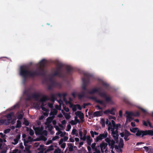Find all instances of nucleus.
<instances>
[{
	"instance_id": "obj_38",
	"label": "nucleus",
	"mask_w": 153,
	"mask_h": 153,
	"mask_svg": "<svg viewBox=\"0 0 153 153\" xmlns=\"http://www.w3.org/2000/svg\"><path fill=\"white\" fill-rule=\"evenodd\" d=\"M92 141V139L87 140V143L90 146L91 145Z\"/></svg>"
},
{
	"instance_id": "obj_50",
	"label": "nucleus",
	"mask_w": 153,
	"mask_h": 153,
	"mask_svg": "<svg viewBox=\"0 0 153 153\" xmlns=\"http://www.w3.org/2000/svg\"><path fill=\"white\" fill-rule=\"evenodd\" d=\"M77 110L76 105H74V107L72 108V110L74 112L76 111Z\"/></svg>"
},
{
	"instance_id": "obj_42",
	"label": "nucleus",
	"mask_w": 153,
	"mask_h": 153,
	"mask_svg": "<svg viewBox=\"0 0 153 153\" xmlns=\"http://www.w3.org/2000/svg\"><path fill=\"white\" fill-rule=\"evenodd\" d=\"M10 128H7L4 130V133L5 134H6L7 133L10 132Z\"/></svg>"
},
{
	"instance_id": "obj_18",
	"label": "nucleus",
	"mask_w": 153,
	"mask_h": 153,
	"mask_svg": "<svg viewBox=\"0 0 153 153\" xmlns=\"http://www.w3.org/2000/svg\"><path fill=\"white\" fill-rule=\"evenodd\" d=\"M66 70L67 71V72L69 74L73 70V68L70 66H67L66 67Z\"/></svg>"
},
{
	"instance_id": "obj_14",
	"label": "nucleus",
	"mask_w": 153,
	"mask_h": 153,
	"mask_svg": "<svg viewBox=\"0 0 153 153\" xmlns=\"http://www.w3.org/2000/svg\"><path fill=\"white\" fill-rule=\"evenodd\" d=\"M115 128L114 127L111 128L110 127H109L108 128V130H110L111 129V134H117V133H118V131H117V129H116L115 131L114 129Z\"/></svg>"
},
{
	"instance_id": "obj_2",
	"label": "nucleus",
	"mask_w": 153,
	"mask_h": 153,
	"mask_svg": "<svg viewBox=\"0 0 153 153\" xmlns=\"http://www.w3.org/2000/svg\"><path fill=\"white\" fill-rule=\"evenodd\" d=\"M100 88L98 89L94 88L91 91L89 90L88 93L90 94H93L97 92L99 96L105 99V101L107 103H110L112 102V100L111 97L110 96H107L106 93L105 92H101L100 91Z\"/></svg>"
},
{
	"instance_id": "obj_61",
	"label": "nucleus",
	"mask_w": 153,
	"mask_h": 153,
	"mask_svg": "<svg viewBox=\"0 0 153 153\" xmlns=\"http://www.w3.org/2000/svg\"><path fill=\"white\" fill-rule=\"evenodd\" d=\"M110 110H109V109H108V110H106L105 111H104V113L105 114H109V112H110Z\"/></svg>"
},
{
	"instance_id": "obj_53",
	"label": "nucleus",
	"mask_w": 153,
	"mask_h": 153,
	"mask_svg": "<svg viewBox=\"0 0 153 153\" xmlns=\"http://www.w3.org/2000/svg\"><path fill=\"white\" fill-rule=\"evenodd\" d=\"M106 124L107 125L111 126V123L107 119L106 121Z\"/></svg>"
},
{
	"instance_id": "obj_64",
	"label": "nucleus",
	"mask_w": 153,
	"mask_h": 153,
	"mask_svg": "<svg viewBox=\"0 0 153 153\" xmlns=\"http://www.w3.org/2000/svg\"><path fill=\"white\" fill-rule=\"evenodd\" d=\"M86 136H84L83 137H80V139L83 141H85L86 140Z\"/></svg>"
},
{
	"instance_id": "obj_5",
	"label": "nucleus",
	"mask_w": 153,
	"mask_h": 153,
	"mask_svg": "<svg viewBox=\"0 0 153 153\" xmlns=\"http://www.w3.org/2000/svg\"><path fill=\"white\" fill-rule=\"evenodd\" d=\"M63 67L62 64L59 65L56 68V70L55 71L53 75L54 76H58L59 77H63L64 74L62 72V68Z\"/></svg>"
},
{
	"instance_id": "obj_29",
	"label": "nucleus",
	"mask_w": 153,
	"mask_h": 153,
	"mask_svg": "<svg viewBox=\"0 0 153 153\" xmlns=\"http://www.w3.org/2000/svg\"><path fill=\"white\" fill-rule=\"evenodd\" d=\"M115 110V108H111V109L110 110V112H109V114H111L113 115H115V113L113 111Z\"/></svg>"
},
{
	"instance_id": "obj_25",
	"label": "nucleus",
	"mask_w": 153,
	"mask_h": 153,
	"mask_svg": "<svg viewBox=\"0 0 153 153\" xmlns=\"http://www.w3.org/2000/svg\"><path fill=\"white\" fill-rule=\"evenodd\" d=\"M22 123L19 120H18L17 121V124L16 127V128H19L21 127Z\"/></svg>"
},
{
	"instance_id": "obj_4",
	"label": "nucleus",
	"mask_w": 153,
	"mask_h": 153,
	"mask_svg": "<svg viewBox=\"0 0 153 153\" xmlns=\"http://www.w3.org/2000/svg\"><path fill=\"white\" fill-rule=\"evenodd\" d=\"M84 77L82 78V80L83 82L82 85V89L83 91H86L88 93V90L87 89L86 87L87 85L90 82V79L93 77V76L87 73H83Z\"/></svg>"
},
{
	"instance_id": "obj_46",
	"label": "nucleus",
	"mask_w": 153,
	"mask_h": 153,
	"mask_svg": "<svg viewBox=\"0 0 153 153\" xmlns=\"http://www.w3.org/2000/svg\"><path fill=\"white\" fill-rule=\"evenodd\" d=\"M53 146L51 145L47 149L48 151H50L51 150H53Z\"/></svg>"
},
{
	"instance_id": "obj_44",
	"label": "nucleus",
	"mask_w": 153,
	"mask_h": 153,
	"mask_svg": "<svg viewBox=\"0 0 153 153\" xmlns=\"http://www.w3.org/2000/svg\"><path fill=\"white\" fill-rule=\"evenodd\" d=\"M96 143H93L91 145V147H92V149L94 150V149L95 148H96L95 147L96 145Z\"/></svg>"
},
{
	"instance_id": "obj_12",
	"label": "nucleus",
	"mask_w": 153,
	"mask_h": 153,
	"mask_svg": "<svg viewBox=\"0 0 153 153\" xmlns=\"http://www.w3.org/2000/svg\"><path fill=\"white\" fill-rule=\"evenodd\" d=\"M91 99L94 100L96 102L100 103L102 105H103L104 102L103 101L97 100L95 97H92L90 98Z\"/></svg>"
},
{
	"instance_id": "obj_58",
	"label": "nucleus",
	"mask_w": 153,
	"mask_h": 153,
	"mask_svg": "<svg viewBox=\"0 0 153 153\" xmlns=\"http://www.w3.org/2000/svg\"><path fill=\"white\" fill-rule=\"evenodd\" d=\"M93 150L95 151V152H96V153H101L100 151L99 150L97 149V148H95Z\"/></svg>"
},
{
	"instance_id": "obj_27",
	"label": "nucleus",
	"mask_w": 153,
	"mask_h": 153,
	"mask_svg": "<svg viewBox=\"0 0 153 153\" xmlns=\"http://www.w3.org/2000/svg\"><path fill=\"white\" fill-rule=\"evenodd\" d=\"M100 123L101 124L102 127H104L105 126V120L103 118L101 119L100 120Z\"/></svg>"
},
{
	"instance_id": "obj_11",
	"label": "nucleus",
	"mask_w": 153,
	"mask_h": 153,
	"mask_svg": "<svg viewBox=\"0 0 153 153\" xmlns=\"http://www.w3.org/2000/svg\"><path fill=\"white\" fill-rule=\"evenodd\" d=\"M75 114L76 116H78L81 119H83L84 117V114L83 113L80 111H78L75 112Z\"/></svg>"
},
{
	"instance_id": "obj_31",
	"label": "nucleus",
	"mask_w": 153,
	"mask_h": 153,
	"mask_svg": "<svg viewBox=\"0 0 153 153\" xmlns=\"http://www.w3.org/2000/svg\"><path fill=\"white\" fill-rule=\"evenodd\" d=\"M44 103H42L41 105V107L42 109L44 111H45L46 112H48V110L46 109L45 107H44Z\"/></svg>"
},
{
	"instance_id": "obj_45",
	"label": "nucleus",
	"mask_w": 153,
	"mask_h": 153,
	"mask_svg": "<svg viewBox=\"0 0 153 153\" xmlns=\"http://www.w3.org/2000/svg\"><path fill=\"white\" fill-rule=\"evenodd\" d=\"M24 140V145L25 146H27V144L30 141L29 140H26L25 139Z\"/></svg>"
},
{
	"instance_id": "obj_37",
	"label": "nucleus",
	"mask_w": 153,
	"mask_h": 153,
	"mask_svg": "<svg viewBox=\"0 0 153 153\" xmlns=\"http://www.w3.org/2000/svg\"><path fill=\"white\" fill-rule=\"evenodd\" d=\"M61 150L59 148L56 149L54 152V153H61Z\"/></svg>"
},
{
	"instance_id": "obj_22",
	"label": "nucleus",
	"mask_w": 153,
	"mask_h": 153,
	"mask_svg": "<svg viewBox=\"0 0 153 153\" xmlns=\"http://www.w3.org/2000/svg\"><path fill=\"white\" fill-rule=\"evenodd\" d=\"M54 116H53L49 117L47 119V122L49 123H50L54 118Z\"/></svg>"
},
{
	"instance_id": "obj_56",
	"label": "nucleus",
	"mask_w": 153,
	"mask_h": 153,
	"mask_svg": "<svg viewBox=\"0 0 153 153\" xmlns=\"http://www.w3.org/2000/svg\"><path fill=\"white\" fill-rule=\"evenodd\" d=\"M59 138V136H56L54 137H53L52 139V141H54L56 140V139H58Z\"/></svg>"
},
{
	"instance_id": "obj_59",
	"label": "nucleus",
	"mask_w": 153,
	"mask_h": 153,
	"mask_svg": "<svg viewBox=\"0 0 153 153\" xmlns=\"http://www.w3.org/2000/svg\"><path fill=\"white\" fill-rule=\"evenodd\" d=\"M48 106L51 108H53V104L52 103H49L48 104Z\"/></svg>"
},
{
	"instance_id": "obj_23",
	"label": "nucleus",
	"mask_w": 153,
	"mask_h": 153,
	"mask_svg": "<svg viewBox=\"0 0 153 153\" xmlns=\"http://www.w3.org/2000/svg\"><path fill=\"white\" fill-rule=\"evenodd\" d=\"M51 84L53 87H56L59 85V84L55 81L51 83Z\"/></svg>"
},
{
	"instance_id": "obj_33",
	"label": "nucleus",
	"mask_w": 153,
	"mask_h": 153,
	"mask_svg": "<svg viewBox=\"0 0 153 153\" xmlns=\"http://www.w3.org/2000/svg\"><path fill=\"white\" fill-rule=\"evenodd\" d=\"M44 145L43 144L41 145L39 147L38 149V150L39 151H40V150H44L45 148H44Z\"/></svg>"
},
{
	"instance_id": "obj_8",
	"label": "nucleus",
	"mask_w": 153,
	"mask_h": 153,
	"mask_svg": "<svg viewBox=\"0 0 153 153\" xmlns=\"http://www.w3.org/2000/svg\"><path fill=\"white\" fill-rule=\"evenodd\" d=\"M107 135L108 133L106 131H105L104 133L100 134L99 136H97L96 139V142H98L99 140L106 138L107 137Z\"/></svg>"
},
{
	"instance_id": "obj_30",
	"label": "nucleus",
	"mask_w": 153,
	"mask_h": 153,
	"mask_svg": "<svg viewBox=\"0 0 153 153\" xmlns=\"http://www.w3.org/2000/svg\"><path fill=\"white\" fill-rule=\"evenodd\" d=\"M69 146V152H71L73 150V146L71 143H68V145Z\"/></svg>"
},
{
	"instance_id": "obj_63",
	"label": "nucleus",
	"mask_w": 153,
	"mask_h": 153,
	"mask_svg": "<svg viewBox=\"0 0 153 153\" xmlns=\"http://www.w3.org/2000/svg\"><path fill=\"white\" fill-rule=\"evenodd\" d=\"M115 143V141L113 140H111L110 145L114 146Z\"/></svg>"
},
{
	"instance_id": "obj_60",
	"label": "nucleus",
	"mask_w": 153,
	"mask_h": 153,
	"mask_svg": "<svg viewBox=\"0 0 153 153\" xmlns=\"http://www.w3.org/2000/svg\"><path fill=\"white\" fill-rule=\"evenodd\" d=\"M66 146V143H63L61 144V147L62 148L64 149L65 148Z\"/></svg>"
},
{
	"instance_id": "obj_10",
	"label": "nucleus",
	"mask_w": 153,
	"mask_h": 153,
	"mask_svg": "<svg viewBox=\"0 0 153 153\" xmlns=\"http://www.w3.org/2000/svg\"><path fill=\"white\" fill-rule=\"evenodd\" d=\"M102 115V111H98L94 112L92 114L93 117H99L101 116Z\"/></svg>"
},
{
	"instance_id": "obj_15",
	"label": "nucleus",
	"mask_w": 153,
	"mask_h": 153,
	"mask_svg": "<svg viewBox=\"0 0 153 153\" xmlns=\"http://www.w3.org/2000/svg\"><path fill=\"white\" fill-rule=\"evenodd\" d=\"M50 99L46 95H43L42 99L40 100V101L42 102H44L46 101L49 100Z\"/></svg>"
},
{
	"instance_id": "obj_57",
	"label": "nucleus",
	"mask_w": 153,
	"mask_h": 153,
	"mask_svg": "<svg viewBox=\"0 0 153 153\" xmlns=\"http://www.w3.org/2000/svg\"><path fill=\"white\" fill-rule=\"evenodd\" d=\"M82 130L81 129H80L79 130V134L80 135V136L81 137H82Z\"/></svg>"
},
{
	"instance_id": "obj_3",
	"label": "nucleus",
	"mask_w": 153,
	"mask_h": 153,
	"mask_svg": "<svg viewBox=\"0 0 153 153\" xmlns=\"http://www.w3.org/2000/svg\"><path fill=\"white\" fill-rule=\"evenodd\" d=\"M130 130L131 132L134 133L137 132L136 133V135L137 136L141 137H143L145 135H153V130L143 131L138 130L137 128H134L131 129Z\"/></svg>"
},
{
	"instance_id": "obj_51",
	"label": "nucleus",
	"mask_w": 153,
	"mask_h": 153,
	"mask_svg": "<svg viewBox=\"0 0 153 153\" xmlns=\"http://www.w3.org/2000/svg\"><path fill=\"white\" fill-rule=\"evenodd\" d=\"M29 133L30 134L31 136H33L34 134V132L31 129H30V130Z\"/></svg>"
},
{
	"instance_id": "obj_13",
	"label": "nucleus",
	"mask_w": 153,
	"mask_h": 153,
	"mask_svg": "<svg viewBox=\"0 0 153 153\" xmlns=\"http://www.w3.org/2000/svg\"><path fill=\"white\" fill-rule=\"evenodd\" d=\"M14 113L13 112H11L6 115V117H7L8 121H10L12 119V116L14 115Z\"/></svg>"
},
{
	"instance_id": "obj_48",
	"label": "nucleus",
	"mask_w": 153,
	"mask_h": 153,
	"mask_svg": "<svg viewBox=\"0 0 153 153\" xmlns=\"http://www.w3.org/2000/svg\"><path fill=\"white\" fill-rule=\"evenodd\" d=\"M64 104H63V107L64 110L67 112H68L69 111V109L68 107L66 108L65 106L64 107Z\"/></svg>"
},
{
	"instance_id": "obj_62",
	"label": "nucleus",
	"mask_w": 153,
	"mask_h": 153,
	"mask_svg": "<svg viewBox=\"0 0 153 153\" xmlns=\"http://www.w3.org/2000/svg\"><path fill=\"white\" fill-rule=\"evenodd\" d=\"M53 88V87L52 86V85L51 84H50L48 86V89L49 90H51Z\"/></svg>"
},
{
	"instance_id": "obj_39",
	"label": "nucleus",
	"mask_w": 153,
	"mask_h": 153,
	"mask_svg": "<svg viewBox=\"0 0 153 153\" xmlns=\"http://www.w3.org/2000/svg\"><path fill=\"white\" fill-rule=\"evenodd\" d=\"M24 124L25 126H28L29 125V123L27 120H25L24 121Z\"/></svg>"
},
{
	"instance_id": "obj_6",
	"label": "nucleus",
	"mask_w": 153,
	"mask_h": 153,
	"mask_svg": "<svg viewBox=\"0 0 153 153\" xmlns=\"http://www.w3.org/2000/svg\"><path fill=\"white\" fill-rule=\"evenodd\" d=\"M126 114H127V120L128 119L129 121H131V120L132 119V116H140V113L138 111H137L135 112H128L126 111Z\"/></svg>"
},
{
	"instance_id": "obj_7",
	"label": "nucleus",
	"mask_w": 153,
	"mask_h": 153,
	"mask_svg": "<svg viewBox=\"0 0 153 153\" xmlns=\"http://www.w3.org/2000/svg\"><path fill=\"white\" fill-rule=\"evenodd\" d=\"M23 94L26 96L27 100H29L32 99V96L31 95V92L30 89L25 90L23 92Z\"/></svg>"
},
{
	"instance_id": "obj_19",
	"label": "nucleus",
	"mask_w": 153,
	"mask_h": 153,
	"mask_svg": "<svg viewBox=\"0 0 153 153\" xmlns=\"http://www.w3.org/2000/svg\"><path fill=\"white\" fill-rule=\"evenodd\" d=\"M113 137L114 139V140L116 142H118L119 141L118 136L119 135L118 133H117V134H112Z\"/></svg>"
},
{
	"instance_id": "obj_43",
	"label": "nucleus",
	"mask_w": 153,
	"mask_h": 153,
	"mask_svg": "<svg viewBox=\"0 0 153 153\" xmlns=\"http://www.w3.org/2000/svg\"><path fill=\"white\" fill-rule=\"evenodd\" d=\"M14 142L13 143V145H16L18 143L19 140L18 139L16 138L14 139Z\"/></svg>"
},
{
	"instance_id": "obj_9",
	"label": "nucleus",
	"mask_w": 153,
	"mask_h": 153,
	"mask_svg": "<svg viewBox=\"0 0 153 153\" xmlns=\"http://www.w3.org/2000/svg\"><path fill=\"white\" fill-rule=\"evenodd\" d=\"M143 125L146 126H148V125H149L150 127L152 128H153V126H152L151 123L148 119H147L146 121L143 120Z\"/></svg>"
},
{
	"instance_id": "obj_28",
	"label": "nucleus",
	"mask_w": 153,
	"mask_h": 153,
	"mask_svg": "<svg viewBox=\"0 0 153 153\" xmlns=\"http://www.w3.org/2000/svg\"><path fill=\"white\" fill-rule=\"evenodd\" d=\"M51 99H50V100H51V101L54 102L55 99V96L54 94H51Z\"/></svg>"
},
{
	"instance_id": "obj_34",
	"label": "nucleus",
	"mask_w": 153,
	"mask_h": 153,
	"mask_svg": "<svg viewBox=\"0 0 153 153\" xmlns=\"http://www.w3.org/2000/svg\"><path fill=\"white\" fill-rule=\"evenodd\" d=\"M24 115V114H19L17 116V119L19 120L21 119L22 118Z\"/></svg>"
},
{
	"instance_id": "obj_24",
	"label": "nucleus",
	"mask_w": 153,
	"mask_h": 153,
	"mask_svg": "<svg viewBox=\"0 0 153 153\" xmlns=\"http://www.w3.org/2000/svg\"><path fill=\"white\" fill-rule=\"evenodd\" d=\"M119 146H120V147L123 148L124 146L123 141L122 138L120 139V142L119 144Z\"/></svg>"
},
{
	"instance_id": "obj_54",
	"label": "nucleus",
	"mask_w": 153,
	"mask_h": 153,
	"mask_svg": "<svg viewBox=\"0 0 153 153\" xmlns=\"http://www.w3.org/2000/svg\"><path fill=\"white\" fill-rule=\"evenodd\" d=\"M58 102L59 104V106H60V109H61V105L63 103V102L61 100H58Z\"/></svg>"
},
{
	"instance_id": "obj_47",
	"label": "nucleus",
	"mask_w": 153,
	"mask_h": 153,
	"mask_svg": "<svg viewBox=\"0 0 153 153\" xmlns=\"http://www.w3.org/2000/svg\"><path fill=\"white\" fill-rule=\"evenodd\" d=\"M120 123H118L117 124H116L114 128H115L117 130V131H118V128L119 126H120Z\"/></svg>"
},
{
	"instance_id": "obj_55",
	"label": "nucleus",
	"mask_w": 153,
	"mask_h": 153,
	"mask_svg": "<svg viewBox=\"0 0 153 153\" xmlns=\"http://www.w3.org/2000/svg\"><path fill=\"white\" fill-rule=\"evenodd\" d=\"M77 130L75 129H74L72 130L71 134L73 135H75L76 134V132Z\"/></svg>"
},
{
	"instance_id": "obj_49",
	"label": "nucleus",
	"mask_w": 153,
	"mask_h": 153,
	"mask_svg": "<svg viewBox=\"0 0 153 153\" xmlns=\"http://www.w3.org/2000/svg\"><path fill=\"white\" fill-rule=\"evenodd\" d=\"M71 128V126L70 124H68L67 126V129H66V131H69Z\"/></svg>"
},
{
	"instance_id": "obj_36",
	"label": "nucleus",
	"mask_w": 153,
	"mask_h": 153,
	"mask_svg": "<svg viewBox=\"0 0 153 153\" xmlns=\"http://www.w3.org/2000/svg\"><path fill=\"white\" fill-rule=\"evenodd\" d=\"M6 121V120L1 119L0 120V125H2Z\"/></svg>"
},
{
	"instance_id": "obj_1",
	"label": "nucleus",
	"mask_w": 153,
	"mask_h": 153,
	"mask_svg": "<svg viewBox=\"0 0 153 153\" xmlns=\"http://www.w3.org/2000/svg\"><path fill=\"white\" fill-rule=\"evenodd\" d=\"M45 59L41 60L39 63V67L35 71H29L25 67L21 66L20 67V75L24 78L25 80L28 77L33 78L36 76L44 75L45 73L44 67L45 65Z\"/></svg>"
},
{
	"instance_id": "obj_16",
	"label": "nucleus",
	"mask_w": 153,
	"mask_h": 153,
	"mask_svg": "<svg viewBox=\"0 0 153 153\" xmlns=\"http://www.w3.org/2000/svg\"><path fill=\"white\" fill-rule=\"evenodd\" d=\"M85 92L84 91H82L81 92L80 94H77V95L78 97V98L79 100H81L82 98L84 97L85 96Z\"/></svg>"
},
{
	"instance_id": "obj_21",
	"label": "nucleus",
	"mask_w": 153,
	"mask_h": 153,
	"mask_svg": "<svg viewBox=\"0 0 153 153\" xmlns=\"http://www.w3.org/2000/svg\"><path fill=\"white\" fill-rule=\"evenodd\" d=\"M32 96V98H34L36 100L38 99L40 97V95L39 94L36 93L33 94Z\"/></svg>"
},
{
	"instance_id": "obj_32",
	"label": "nucleus",
	"mask_w": 153,
	"mask_h": 153,
	"mask_svg": "<svg viewBox=\"0 0 153 153\" xmlns=\"http://www.w3.org/2000/svg\"><path fill=\"white\" fill-rule=\"evenodd\" d=\"M105 141L108 143V144L109 146L110 145V142H111V140L110 138L107 137L105 138Z\"/></svg>"
},
{
	"instance_id": "obj_17",
	"label": "nucleus",
	"mask_w": 153,
	"mask_h": 153,
	"mask_svg": "<svg viewBox=\"0 0 153 153\" xmlns=\"http://www.w3.org/2000/svg\"><path fill=\"white\" fill-rule=\"evenodd\" d=\"M108 145L107 143H105L104 142H102L100 144V148H103L104 149H106V148H107Z\"/></svg>"
},
{
	"instance_id": "obj_52",
	"label": "nucleus",
	"mask_w": 153,
	"mask_h": 153,
	"mask_svg": "<svg viewBox=\"0 0 153 153\" xmlns=\"http://www.w3.org/2000/svg\"><path fill=\"white\" fill-rule=\"evenodd\" d=\"M75 121L77 123H79L80 122L79 120L78 119V117L76 116L74 117Z\"/></svg>"
},
{
	"instance_id": "obj_41",
	"label": "nucleus",
	"mask_w": 153,
	"mask_h": 153,
	"mask_svg": "<svg viewBox=\"0 0 153 153\" xmlns=\"http://www.w3.org/2000/svg\"><path fill=\"white\" fill-rule=\"evenodd\" d=\"M70 123L72 125H74L77 123L75 121L73 120L71 121L70 122Z\"/></svg>"
},
{
	"instance_id": "obj_40",
	"label": "nucleus",
	"mask_w": 153,
	"mask_h": 153,
	"mask_svg": "<svg viewBox=\"0 0 153 153\" xmlns=\"http://www.w3.org/2000/svg\"><path fill=\"white\" fill-rule=\"evenodd\" d=\"M30 146L27 145V146H25V149L27 151L29 152L30 151Z\"/></svg>"
},
{
	"instance_id": "obj_26",
	"label": "nucleus",
	"mask_w": 153,
	"mask_h": 153,
	"mask_svg": "<svg viewBox=\"0 0 153 153\" xmlns=\"http://www.w3.org/2000/svg\"><path fill=\"white\" fill-rule=\"evenodd\" d=\"M124 133H125V136L129 137L130 135H131L130 132L128 131L127 130L125 129L124 130Z\"/></svg>"
},
{
	"instance_id": "obj_20",
	"label": "nucleus",
	"mask_w": 153,
	"mask_h": 153,
	"mask_svg": "<svg viewBox=\"0 0 153 153\" xmlns=\"http://www.w3.org/2000/svg\"><path fill=\"white\" fill-rule=\"evenodd\" d=\"M57 113V111L55 109H53V111H51L50 112V115H53L54 116L56 115Z\"/></svg>"
},
{
	"instance_id": "obj_35",
	"label": "nucleus",
	"mask_w": 153,
	"mask_h": 153,
	"mask_svg": "<svg viewBox=\"0 0 153 153\" xmlns=\"http://www.w3.org/2000/svg\"><path fill=\"white\" fill-rule=\"evenodd\" d=\"M64 115L65 118L67 120H68L71 117V116L68 113H66Z\"/></svg>"
}]
</instances>
